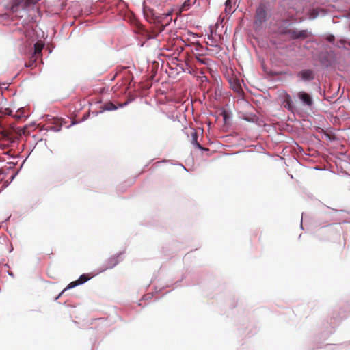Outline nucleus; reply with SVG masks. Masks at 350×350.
<instances>
[{
	"label": "nucleus",
	"mask_w": 350,
	"mask_h": 350,
	"mask_svg": "<svg viewBox=\"0 0 350 350\" xmlns=\"http://www.w3.org/2000/svg\"><path fill=\"white\" fill-rule=\"evenodd\" d=\"M294 99L306 110H311L313 108L314 100L312 95L310 93L305 91L297 92L295 94Z\"/></svg>",
	"instance_id": "f257e3e1"
},
{
	"label": "nucleus",
	"mask_w": 350,
	"mask_h": 350,
	"mask_svg": "<svg viewBox=\"0 0 350 350\" xmlns=\"http://www.w3.org/2000/svg\"><path fill=\"white\" fill-rule=\"evenodd\" d=\"M122 255H123V253L120 252L115 255L111 256L110 258H109L105 262V267L103 268L102 269H100L98 273H89V280L92 278L96 275L98 273H101L107 269L113 268L116 265H118L120 262H121L123 260Z\"/></svg>",
	"instance_id": "f03ea898"
},
{
	"label": "nucleus",
	"mask_w": 350,
	"mask_h": 350,
	"mask_svg": "<svg viewBox=\"0 0 350 350\" xmlns=\"http://www.w3.org/2000/svg\"><path fill=\"white\" fill-rule=\"evenodd\" d=\"M269 18L268 13L264 5L260 4L256 9L254 25L256 28H261Z\"/></svg>",
	"instance_id": "7ed1b4c3"
},
{
	"label": "nucleus",
	"mask_w": 350,
	"mask_h": 350,
	"mask_svg": "<svg viewBox=\"0 0 350 350\" xmlns=\"http://www.w3.org/2000/svg\"><path fill=\"white\" fill-rule=\"evenodd\" d=\"M39 1L40 0H14L11 10L13 12H15L18 11L19 7L25 9L31 5H34Z\"/></svg>",
	"instance_id": "20e7f679"
},
{
	"label": "nucleus",
	"mask_w": 350,
	"mask_h": 350,
	"mask_svg": "<svg viewBox=\"0 0 350 350\" xmlns=\"http://www.w3.org/2000/svg\"><path fill=\"white\" fill-rule=\"evenodd\" d=\"M297 77L304 82H309L314 79V72L312 70L304 69L297 73Z\"/></svg>",
	"instance_id": "39448f33"
},
{
	"label": "nucleus",
	"mask_w": 350,
	"mask_h": 350,
	"mask_svg": "<svg viewBox=\"0 0 350 350\" xmlns=\"http://www.w3.org/2000/svg\"><path fill=\"white\" fill-rule=\"evenodd\" d=\"M283 104L284 107L291 113H295L297 111V107L294 104L292 97L288 94H286L284 96Z\"/></svg>",
	"instance_id": "423d86ee"
},
{
	"label": "nucleus",
	"mask_w": 350,
	"mask_h": 350,
	"mask_svg": "<svg viewBox=\"0 0 350 350\" xmlns=\"http://www.w3.org/2000/svg\"><path fill=\"white\" fill-rule=\"evenodd\" d=\"M88 281V275L87 274H83L81 275V277L79 278V280L70 282L67 287L59 293V295L56 297V299H58L61 295L64 293V291L66 289L72 288L73 287H75L76 286L79 284H82Z\"/></svg>",
	"instance_id": "0eeeda50"
},
{
	"label": "nucleus",
	"mask_w": 350,
	"mask_h": 350,
	"mask_svg": "<svg viewBox=\"0 0 350 350\" xmlns=\"http://www.w3.org/2000/svg\"><path fill=\"white\" fill-rule=\"evenodd\" d=\"M289 34L293 39H304L308 37L309 33L307 30L293 29L289 31Z\"/></svg>",
	"instance_id": "6e6552de"
},
{
	"label": "nucleus",
	"mask_w": 350,
	"mask_h": 350,
	"mask_svg": "<svg viewBox=\"0 0 350 350\" xmlns=\"http://www.w3.org/2000/svg\"><path fill=\"white\" fill-rule=\"evenodd\" d=\"M325 14V12L323 9L322 8H314L311 10L309 12V18L310 19H315L319 16H324Z\"/></svg>",
	"instance_id": "1a4fd4ad"
},
{
	"label": "nucleus",
	"mask_w": 350,
	"mask_h": 350,
	"mask_svg": "<svg viewBox=\"0 0 350 350\" xmlns=\"http://www.w3.org/2000/svg\"><path fill=\"white\" fill-rule=\"evenodd\" d=\"M44 44L42 41H38L34 44V51L32 55H35L37 57L42 55V51L44 48Z\"/></svg>",
	"instance_id": "9d476101"
},
{
	"label": "nucleus",
	"mask_w": 350,
	"mask_h": 350,
	"mask_svg": "<svg viewBox=\"0 0 350 350\" xmlns=\"http://www.w3.org/2000/svg\"><path fill=\"white\" fill-rule=\"evenodd\" d=\"M198 135L197 133V132L196 131H192L191 132V143L194 145L196 148H198V149L200 150H204V148H202V146L198 143Z\"/></svg>",
	"instance_id": "9b49d317"
},
{
	"label": "nucleus",
	"mask_w": 350,
	"mask_h": 350,
	"mask_svg": "<svg viewBox=\"0 0 350 350\" xmlns=\"http://www.w3.org/2000/svg\"><path fill=\"white\" fill-rule=\"evenodd\" d=\"M38 57L36 56L35 55H32L31 57L29 58V60L25 63V66L27 68H33L36 66V62Z\"/></svg>",
	"instance_id": "f8f14e48"
},
{
	"label": "nucleus",
	"mask_w": 350,
	"mask_h": 350,
	"mask_svg": "<svg viewBox=\"0 0 350 350\" xmlns=\"http://www.w3.org/2000/svg\"><path fill=\"white\" fill-rule=\"evenodd\" d=\"M196 0H186L181 6V11H186L189 9L191 4L194 3Z\"/></svg>",
	"instance_id": "ddd939ff"
},
{
	"label": "nucleus",
	"mask_w": 350,
	"mask_h": 350,
	"mask_svg": "<svg viewBox=\"0 0 350 350\" xmlns=\"http://www.w3.org/2000/svg\"><path fill=\"white\" fill-rule=\"evenodd\" d=\"M117 109L118 107L111 102L107 103L103 105V110L105 111H113Z\"/></svg>",
	"instance_id": "4468645a"
},
{
	"label": "nucleus",
	"mask_w": 350,
	"mask_h": 350,
	"mask_svg": "<svg viewBox=\"0 0 350 350\" xmlns=\"http://www.w3.org/2000/svg\"><path fill=\"white\" fill-rule=\"evenodd\" d=\"M196 59L200 64H208L209 62V59L202 57L201 54L196 55Z\"/></svg>",
	"instance_id": "2eb2a0df"
},
{
	"label": "nucleus",
	"mask_w": 350,
	"mask_h": 350,
	"mask_svg": "<svg viewBox=\"0 0 350 350\" xmlns=\"http://www.w3.org/2000/svg\"><path fill=\"white\" fill-rule=\"evenodd\" d=\"M232 1L231 0H227L225 3V6H226V8H225V11L226 12H227L228 14H230V13H232L233 11L232 10Z\"/></svg>",
	"instance_id": "dca6fc26"
},
{
	"label": "nucleus",
	"mask_w": 350,
	"mask_h": 350,
	"mask_svg": "<svg viewBox=\"0 0 350 350\" xmlns=\"http://www.w3.org/2000/svg\"><path fill=\"white\" fill-rule=\"evenodd\" d=\"M345 43H347V44L350 46V40H349V42H347V41H346V40H340V44H336V46H337L338 47H341V46H344V44H345Z\"/></svg>",
	"instance_id": "f3484780"
},
{
	"label": "nucleus",
	"mask_w": 350,
	"mask_h": 350,
	"mask_svg": "<svg viewBox=\"0 0 350 350\" xmlns=\"http://www.w3.org/2000/svg\"><path fill=\"white\" fill-rule=\"evenodd\" d=\"M14 117L16 119H20L22 117V111L20 109L16 111V113L14 115Z\"/></svg>",
	"instance_id": "a211bd4d"
},
{
	"label": "nucleus",
	"mask_w": 350,
	"mask_h": 350,
	"mask_svg": "<svg viewBox=\"0 0 350 350\" xmlns=\"http://www.w3.org/2000/svg\"><path fill=\"white\" fill-rule=\"evenodd\" d=\"M335 40V38L333 35H329L327 36V40L329 42H331L332 43Z\"/></svg>",
	"instance_id": "6ab92c4d"
},
{
	"label": "nucleus",
	"mask_w": 350,
	"mask_h": 350,
	"mask_svg": "<svg viewBox=\"0 0 350 350\" xmlns=\"http://www.w3.org/2000/svg\"><path fill=\"white\" fill-rule=\"evenodd\" d=\"M208 40H211V43L212 44H211V46H214V47H217L218 46L217 44H215L213 43V37L211 36H208Z\"/></svg>",
	"instance_id": "aec40b11"
},
{
	"label": "nucleus",
	"mask_w": 350,
	"mask_h": 350,
	"mask_svg": "<svg viewBox=\"0 0 350 350\" xmlns=\"http://www.w3.org/2000/svg\"><path fill=\"white\" fill-rule=\"evenodd\" d=\"M12 111L11 109H10L9 108H6L5 109V111H4V113L5 115H9V116H11L12 115Z\"/></svg>",
	"instance_id": "412c9836"
},
{
	"label": "nucleus",
	"mask_w": 350,
	"mask_h": 350,
	"mask_svg": "<svg viewBox=\"0 0 350 350\" xmlns=\"http://www.w3.org/2000/svg\"><path fill=\"white\" fill-rule=\"evenodd\" d=\"M233 89L234 90V91L239 92L241 90V87L239 84H236L234 87H233Z\"/></svg>",
	"instance_id": "4be33fe9"
},
{
	"label": "nucleus",
	"mask_w": 350,
	"mask_h": 350,
	"mask_svg": "<svg viewBox=\"0 0 350 350\" xmlns=\"http://www.w3.org/2000/svg\"><path fill=\"white\" fill-rule=\"evenodd\" d=\"M129 102H130V101H129V100H128V101H126V102H124V103H123L120 104V105H119V107H121V108H122V107H125L126 105H127L129 103Z\"/></svg>",
	"instance_id": "5701e85b"
},
{
	"label": "nucleus",
	"mask_w": 350,
	"mask_h": 350,
	"mask_svg": "<svg viewBox=\"0 0 350 350\" xmlns=\"http://www.w3.org/2000/svg\"><path fill=\"white\" fill-rule=\"evenodd\" d=\"M196 49V51H199V52H200V51H202V46H200V45H198V46H197L196 47V49Z\"/></svg>",
	"instance_id": "b1692460"
},
{
	"label": "nucleus",
	"mask_w": 350,
	"mask_h": 350,
	"mask_svg": "<svg viewBox=\"0 0 350 350\" xmlns=\"http://www.w3.org/2000/svg\"><path fill=\"white\" fill-rule=\"evenodd\" d=\"M181 165V167L186 171H187V169L182 164H180Z\"/></svg>",
	"instance_id": "393cba45"
},
{
	"label": "nucleus",
	"mask_w": 350,
	"mask_h": 350,
	"mask_svg": "<svg viewBox=\"0 0 350 350\" xmlns=\"http://www.w3.org/2000/svg\"><path fill=\"white\" fill-rule=\"evenodd\" d=\"M240 1H241V0H235V3L238 2L239 3Z\"/></svg>",
	"instance_id": "a878e982"
},
{
	"label": "nucleus",
	"mask_w": 350,
	"mask_h": 350,
	"mask_svg": "<svg viewBox=\"0 0 350 350\" xmlns=\"http://www.w3.org/2000/svg\"><path fill=\"white\" fill-rule=\"evenodd\" d=\"M86 116V114H84L83 116V119H84Z\"/></svg>",
	"instance_id": "bb28decb"
},
{
	"label": "nucleus",
	"mask_w": 350,
	"mask_h": 350,
	"mask_svg": "<svg viewBox=\"0 0 350 350\" xmlns=\"http://www.w3.org/2000/svg\"><path fill=\"white\" fill-rule=\"evenodd\" d=\"M300 226H301V228H303V227H302V221L301 222Z\"/></svg>",
	"instance_id": "cd10ccee"
}]
</instances>
